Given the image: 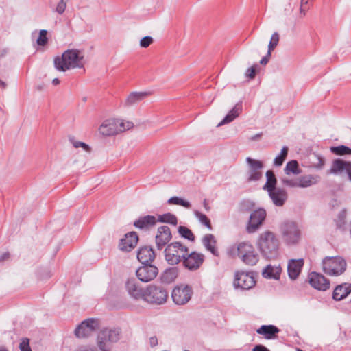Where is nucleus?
Returning <instances> with one entry per match:
<instances>
[{"label":"nucleus","instance_id":"f257e3e1","mask_svg":"<svg viewBox=\"0 0 351 351\" xmlns=\"http://www.w3.org/2000/svg\"><path fill=\"white\" fill-rule=\"evenodd\" d=\"M284 173L285 176L281 177L280 180L282 186L287 188H308L317 184L320 180L319 176L313 174L290 178L291 174L298 176L302 173L299 163L295 160H290L286 164Z\"/></svg>","mask_w":351,"mask_h":351},{"label":"nucleus","instance_id":"f03ea898","mask_svg":"<svg viewBox=\"0 0 351 351\" xmlns=\"http://www.w3.org/2000/svg\"><path fill=\"white\" fill-rule=\"evenodd\" d=\"M84 54L77 49H68L61 56H58L53 59L55 69L58 71L65 72L68 70L83 67Z\"/></svg>","mask_w":351,"mask_h":351},{"label":"nucleus","instance_id":"7ed1b4c3","mask_svg":"<svg viewBox=\"0 0 351 351\" xmlns=\"http://www.w3.org/2000/svg\"><path fill=\"white\" fill-rule=\"evenodd\" d=\"M258 246L262 255L267 259L275 258L278 256L279 242L275 234L270 231L261 234Z\"/></svg>","mask_w":351,"mask_h":351},{"label":"nucleus","instance_id":"20e7f679","mask_svg":"<svg viewBox=\"0 0 351 351\" xmlns=\"http://www.w3.org/2000/svg\"><path fill=\"white\" fill-rule=\"evenodd\" d=\"M134 126L131 121L123 119H110L103 121L99 128V133L103 136H112L125 132Z\"/></svg>","mask_w":351,"mask_h":351},{"label":"nucleus","instance_id":"39448f33","mask_svg":"<svg viewBox=\"0 0 351 351\" xmlns=\"http://www.w3.org/2000/svg\"><path fill=\"white\" fill-rule=\"evenodd\" d=\"M120 337L119 328H104L97 334L96 343L101 351H110L112 344L117 342Z\"/></svg>","mask_w":351,"mask_h":351},{"label":"nucleus","instance_id":"423d86ee","mask_svg":"<svg viewBox=\"0 0 351 351\" xmlns=\"http://www.w3.org/2000/svg\"><path fill=\"white\" fill-rule=\"evenodd\" d=\"M188 247L180 242L168 244L164 250L165 258L170 265H176L183 262L184 256L187 255Z\"/></svg>","mask_w":351,"mask_h":351},{"label":"nucleus","instance_id":"0eeeda50","mask_svg":"<svg viewBox=\"0 0 351 351\" xmlns=\"http://www.w3.org/2000/svg\"><path fill=\"white\" fill-rule=\"evenodd\" d=\"M323 271L330 276H339L343 274L347 267L344 258L341 256H326L322 262Z\"/></svg>","mask_w":351,"mask_h":351},{"label":"nucleus","instance_id":"6e6552de","mask_svg":"<svg viewBox=\"0 0 351 351\" xmlns=\"http://www.w3.org/2000/svg\"><path fill=\"white\" fill-rule=\"evenodd\" d=\"M168 297L167 290L160 285H150L145 289L143 300L149 303L162 304Z\"/></svg>","mask_w":351,"mask_h":351},{"label":"nucleus","instance_id":"1a4fd4ad","mask_svg":"<svg viewBox=\"0 0 351 351\" xmlns=\"http://www.w3.org/2000/svg\"><path fill=\"white\" fill-rule=\"evenodd\" d=\"M282 237L288 245L298 243L301 238V232L298 225L293 221H285L281 226Z\"/></svg>","mask_w":351,"mask_h":351},{"label":"nucleus","instance_id":"9d476101","mask_svg":"<svg viewBox=\"0 0 351 351\" xmlns=\"http://www.w3.org/2000/svg\"><path fill=\"white\" fill-rule=\"evenodd\" d=\"M238 256L242 261L248 265H255L258 260L259 256L252 245L249 243L243 242L237 247Z\"/></svg>","mask_w":351,"mask_h":351},{"label":"nucleus","instance_id":"9b49d317","mask_svg":"<svg viewBox=\"0 0 351 351\" xmlns=\"http://www.w3.org/2000/svg\"><path fill=\"white\" fill-rule=\"evenodd\" d=\"M256 285L253 273L238 271L234 273L233 286L236 289L249 290Z\"/></svg>","mask_w":351,"mask_h":351},{"label":"nucleus","instance_id":"f8f14e48","mask_svg":"<svg viewBox=\"0 0 351 351\" xmlns=\"http://www.w3.org/2000/svg\"><path fill=\"white\" fill-rule=\"evenodd\" d=\"M99 328V320L97 318H88L82 322L75 330L78 338H86L91 335Z\"/></svg>","mask_w":351,"mask_h":351},{"label":"nucleus","instance_id":"ddd939ff","mask_svg":"<svg viewBox=\"0 0 351 351\" xmlns=\"http://www.w3.org/2000/svg\"><path fill=\"white\" fill-rule=\"evenodd\" d=\"M246 162L247 165V181L248 182H257L263 177L262 169L263 168V162L254 159L251 157H247Z\"/></svg>","mask_w":351,"mask_h":351},{"label":"nucleus","instance_id":"4468645a","mask_svg":"<svg viewBox=\"0 0 351 351\" xmlns=\"http://www.w3.org/2000/svg\"><path fill=\"white\" fill-rule=\"evenodd\" d=\"M192 288L189 285H180L176 286L172 291L171 298L177 305H184L191 298Z\"/></svg>","mask_w":351,"mask_h":351},{"label":"nucleus","instance_id":"2eb2a0df","mask_svg":"<svg viewBox=\"0 0 351 351\" xmlns=\"http://www.w3.org/2000/svg\"><path fill=\"white\" fill-rule=\"evenodd\" d=\"M183 260L184 266L190 271L197 270L204 261V255L202 253L197 252H192L189 253L187 251V255L184 256Z\"/></svg>","mask_w":351,"mask_h":351},{"label":"nucleus","instance_id":"dca6fc26","mask_svg":"<svg viewBox=\"0 0 351 351\" xmlns=\"http://www.w3.org/2000/svg\"><path fill=\"white\" fill-rule=\"evenodd\" d=\"M266 217V211L263 208L254 210L250 216L249 222L247 226L248 233L255 232Z\"/></svg>","mask_w":351,"mask_h":351},{"label":"nucleus","instance_id":"f3484780","mask_svg":"<svg viewBox=\"0 0 351 351\" xmlns=\"http://www.w3.org/2000/svg\"><path fill=\"white\" fill-rule=\"evenodd\" d=\"M328 173L333 175H343L345 173L351 181V162L345 161L340 158L335 159L333 160Z\"/></svg>","mask_w":351,"mask_h":351},{"label":"nucleus","instance_id":"a211bd4d","mask_svg":"<svg viewBox=\"0 0 351 351\" xmlns=\"http://www.w3.org/2000/svg\"><path fill=\"white\" fill-rule=\"evenodd\" d=\"M144 265L140 267L136 271V274L138 279L143 282H148L154 280L158 273V268L154 265L143 264Z\"/></svg>","mask_w":351,"mask_h":351},{"label":"nucleus","instance_id":"6ab92c4d","mask_svg":"<svg viewBox=\"0 0 351 351\" xmlns=\"http://www.w3.org/2000/svg\"><path fill=\"white\" fill-rule=\"evenodd\" d=\"M172 239L170 228L167 226H160L155 237V243L157 250H162Z\"/></svg>","mask_w":351,"mask_h":351},{"label":"nucleus","instance_id":"aec40b11","mask_svg":"<svg viewBox=\"0 0 351 351\" xmlns=\"http://www.w3.org/2000/svg\"><path fill=\"white\" fill-rule=\"evenodd\" d=\"M310 285L319 291H326L330 287V281L322 274L317 272H311L308 274Z\"/></svg>","mask_w":351,"mask_h":351},{"label":"nucleus","instance_id":"412c9836","mask_svg":"<svg viewBox=\"0 0 351 351\" xmlns=\"http://www.w3.org/2000/svg\"><path fill=\"white\" fill-rule=\"evenodd\" d=\"M138 241V237L135 232H130L120 240L119 247L121 251L130 252L133 250Z\"/></svg>","mask_w":351,"mask_h":351},{"label":"nucleus","instance_id":"4be33fe9","mask_svg":"<svg viewBox=\"0 0 351 351\" xmlns=\"http://www.w3.org/2000/svg\"><path fill=\"white\" fill-rule=\"evenodd\" d=\"M125 288L128 294L134 299L144 298L145 289L141 288L137 280L134 278H129L125 282Z\"/></svg>","mask_w":351,"mask_h":351},{"label":"nucleus","instance_id":"5701e85b","mask_svg":"<svg viewBox=\"0 0 351 351\" xmlns=\"http://www.w3.org/2000/svg\"><path fill=\"white\" fill-rule=\"evenodd\" d=\"M268 195L273 204L276 206H283L288 197L285 189L279 187L268 192Z\"/></svg>","mask_w":351,"mask_h":351},{"label":"nucleus","instance_id":"b1692460","mask_svg":"<svg viewBox=\"0 0 351 351\" xmlns=\"http://www.w3.org/2000/svg\"><path fill=\"white\" fill-rule=\"evenodd\" d=\"M304 265L302 258L291 259L289 261L287 265L288 276L291 280H295L300 274Z\"/></svg>","mask_w":351,"mask_h":351},{"label":"nucleus","instance_id":"393cba45","mask_svg":"<svg viewBox=\"0 0 351 351\" xmlns=\"http://www.w3.org/2000/svg\"><path fill=\"white\" fill-rule=\"evenodd\" d=\"M202 243L207 251L210 252L215 256H219V253L216 246L217 241L213 234H205L202 239Z\"/></svg>","mask_w":351,"mask_h":351},{"label":"nucleus","instance_id":"a878e982","mask_svg":"<svg viewBox=\"0 0 351 351\" xmlns=\"http://www.w3.org/2000/svg\"><path fill=\"white\" fill-rule=\"evenodd\" d=\"M156 223V218L153 215H145L139 217L134 222V226L141 230L148 229Z\"/></svg>","mask_w":351,"mask_h":351},{"label":"nucleus","instance_id":"bb28decb","mask_svg":"<svg viewBox=\"0 0 351 351\" xmlns=\"http://www.w3.org/2000/svg\"><path fill=\"white\" fill-rule=\"evenodd\" d=\"M154 258L155 253L151 247H141L137 253V258L142 264H149Z\"/></svg>","mask_w":351,"mask_h":351},{"label":"nucleus","instance_id":"cd10ccee","mask_svg":"<svg viewBox=\"0 0 351 351\" xmlns=\"http://www.w3.org/2000/svg\"><path fill=\"white\" fill-rule=\"evenodd\" d=\"M351 293V284L343 283L337 286L333 291L332 298L336 301H340Z\"/></svg>","mask_w":351,"mask_h":351},{"label":"nucleus","instance_id":"c85d7f7f","mask_svg":"<svg viewBox=\"0 0 351 351\" xmlns=\"http://www.w3.org/2000/svg\"><path fill=\"white\" fill-rule=\"evenodd\" d=\"M281 271L282 269L279 265H272L269 264L263 270L262 275L265 278L277 280L280 278Z\"/></svg>","mask_w":351,"mask_h":351},{"label":"nucleus","instance_id":"c756f323","mask_svg":"<svg viewBox=\"0 0 351 351\" xmlns=\"http://www.w3.org/2000/svg\"><path fill=\"white\" fill-rule=\"evenodd\" d=\"M280 330L274 325H263L257 329L256 332L263 335L265 339H271L276 337Z\"/></svg>","mask_w":351,"mask_h":351},{"label":"nucleus","instance_id":"7c9ffc66","mask_svg":"<svg viewBox=\"0 0 351 351\" xmlns=\"http://www.w3.org/2000/svg\"><path fill=\"white\" fill-rule=\"evenodd\" d=\"M147 95V92H132L126 98L125 105L128 106L135 105L143 100Z\"/></svg>","mask_w":351,"mask_h":351},{"label":"nucleus","instance_id":"2f4dec72","mask_svg":"<svg viewBox=\"0 0 351 351\" xmlns=\"http://www.w3.org/2000/svg\"><path fill=\"white\" fill-rule=\"evenodd\" d=\"M267 178L266 183L263 189L267 193L271 191L273 189H276L277 179L273 171L268 170L265 173Z\"/></svg>","mask_w":351,"mask_h":351},{"label":"nucleus","instance_id":"473e14b6","mask_svg":"<svg viewBox=\"0 0 351 351\" xmlns=\"http://www.w3.org/2000/svg\"><path fill=\"white\" fill-rule=\"evenodd\" d=\"M157 221L176 226L178 223V219L175 215L171 213H167L158 215V218L156 219V222Z\"/></svg>","mask_w":351,"mask_h":351},{"label":"nucleus","instance_id":"72a5a7b5","mask_svg":"<svg viewBox=\"0 0 351 351\" xmlns=\"http://www.w3.org/2000/svg\"><path fill=\"white\" fill-rule=\"evenodd\" d=\"M288 151L289 148L287 146H284L280 154L275 157L274 160V165L276 167L281 166L288 155Z\"/></svg>","mask_w":351,"mask_h":351},{"label":"nucleus","instance_id":"f704fd0d","mask_svg":"<svg viewBox=\"0 0 351 351\" xmlns=\"http://www.w3.org/2000/svg\"><path fill=\"white\" fill-rule=\"evenodd\" d=\"M167 203L169 204H175V205L182 206L186 208H190L191 206V204L189 201L185 200V199H184L180 197H178V196H174V197L169 198L167 200Z\"/></svg>","mask_w":351,"mask_h":351},{"label":"nucleus","instance_id":"c9c22d12","mask_svg":"<svg viewBox=\"0 0 351 351\" xmlns=\"http://www.w3.org/2000/svg\"><path fill=\"white\" fill-rule=\"evenodd\" d=\"M330 150L336 155L343 156L351 154V148L345 145L331 147Z\"/></svg>","mask_w":351,"mask_h":351},{"label":"nucleus","instance_id":"e433bc0d","mask_svg":"<svg viewBox=\"0 0 351 351\" xmlns=\"http://www.w3.org/2000/svg\"><path fill=\"white\" fill-rule=\"evenodd\" d=\"M194 215L195 217L198 219V221L205 226H206L209 230H212V226L210 224V219L207 217V216L197 210L194 211Z\"/></svg>","mask_w":351,"mask_h":351},{"label":"nucleus","instance_id":"4c0bfd02","mask_svg":"<svg viewBox=\"0 0 351 351\" xmlns=\"http://www.w3.org/2000/svg\"><path fill=\"white\" fill-rule=\"evenodd\" d=\"M178 233L182 237L186 239L189 241H193L195 240V236L193 234L192 231L185 226H180L178 228Z\"/></svg>","mask_w":351,"mask_h":351},{"label":"nucleus","instance_id":"58836bf2","mask_svg":"<svg viewBox=\"0 0 351 351\" xmlns=\"http://www.w3.org/2000/svg\"><path fill=\"white\" fill-rule=\"evenodd\" d=\"M313 157L315 159V161L311 162V167L317 170H321L324 167L325 163L324 158L318 154H313Z\"/></svg>","mask_w":351,"mask_h":351},{"label":"nucleus","instance_id":"ea45409f","mask_svg":"<svg viewBox=\"0 0 351 351\" xmlns=\"http://www.w3.org/2000/svg\"><path fill=\"white\" fill-rule=\"evenodd\" d=\"M346 213L345 210H341L337 215L335 220L337 227L339 229L344 230L346 224Z\"/></svg>","mask_w":351,"mask_h":351},{"label":"nucleus","instance_id":"a19ab883","mask_svg":"<svg viewBox=\"0 0 351 351\" xmlns=\"http://www.w3.org/2000/svg\"><path fill=\"white\" fill-rule=\"evenodd\" d=\"M279 42V34L274 32L271 37V40L268 45V56H271V51L278 45Z\"/></svg>","mask_w":351,"mask_h":351},{"label":"nucleus","instance_id":"79ce46f5","mask_svg":"<svg viewBox=\"0 0 351 351\" xmlns=\"http://www.w3.org/2000/svg\"><path fill=\"white\" fill-rule=\"evenodd\" d=\"M176 277V269L174 268H170L166 269L163 274L162 278L167 282H171Z\"/></svg>","mask_w":351,"mask_h":351},{"label":"nucleus","instance_id":"37998d69","mask_svg":"<svg viewBox=\"0 0 351 351\" xmlns=\"http://www.w3.org/2000/svg\"><path fill=\"white\" fill-rule=\"evenodd\" d=\"M47 31L45 29H41L39 32L38 38L36 40V43L38 46H45L48 42V38L47 36Z\"/></svg>","mask_w":351,"mask_h":351},{"label":"nucleus","instance_id":"c03bdc74","mask_svg":"<svg viewBox=\"0 0 351 351\" xmlns=\"http://www.w3.org/2000/svg\"><path fill=\"white\" fill-rule=\"evenodd\" d=\"M68 1L69 0H60L58 3L54 11L57 12L58 14H62L66 10Z\"/></svg>","mask_w":351,"mask_h":351},{"label":"nucleus","instance_id":"a18cd8bd","mask_svg":"<svg viewBox=\"0 0 351 351\" xmlns=\"http://www.w3.org/2000/svg\"><path fill=\"white\" fill-rule=\"evenodd\" d=\"M242 112V104L241 102L237 103L233 108L229 111V112L234 117L235 119L239 117V115Z\"/></svg>","mask_w":351,"mask_h":351},{"label":"nucleus","instance_id":"49530a36","mask_svg":"<svg viewBox=\"0 0 351 351\" xmlns=\"http://www.w3.org/2000/svg\"><path fill=\"white\" fill-rule=\"evenodd\" d=\"M21 351H32L29 346V340L27 338H23L19 344Z\"/></svg>","mask_w":351,"mask_h":351},{"label":"nucleus","instance_id":"de8ad7c7","mask_svg":"<svg viewBox=\"0 0 351 351\" xmlns=\"http://www.w3.org/2000/svg\"><path fill=\"white\" fill-rule=\"evenodd\" d=\"M71 142L72 143L74 147H75V148L82 147L85 151L90 152V147L88 146V145H87L83 142H81V141H75L73 139H71Z\"/></svg>","mask_w":351,"mask_h":351},{"label":"nucleus","instance_id":"09e8293b","mask_svg":"<svg viewBox=\"0 0 351 351\" xmlns=\"http://www.w3.org/2000/svg\"><path fill=\"white\" fill-rule=\"evenodd\" d=\"M152 42H153L152 37H151L149 36H147L143 37L142 39H141L140 46L141 47L146 48V47H149L152 43Z\"/></svg>","mask_w":351,"mask_h":351},{"label":"nucleus","instance_id":"8fccbe9b","mask_svg":"<svg viewBox=\"0 0 351 351\" xmlns=\"http://www.w3.org/2000/svg\"><path fill=\"white\" fill-rule=\"evenodd\" d=\"M235 118L232 117V115L228 112L226 116L223 118V119L218 124V126H221L225 124H228L232 121H234Z\"/></svg>","mask_w":351,"mask_h":351},{"label":"nucleus","instance_id":"3c124183","mask_svg":"<svg viewBox=\"0 0 351 351\" xmlns=\"http://www.w3.org/2000/svg\"><path fill=\"white\" fill-rule=\"evenodd\" d=\"M246 77L253 79L254 78L256 75V68L255 66H252L251 68H249L245 73Z\"/></svg>","mask_w":351,"mask_h":351},{"label":"nucleus","instance_id":"603ef678","mask_svg":"<svg viewBox=\"0 0 351 351\" xmlns=\"http://www.w3.org/2000/svg\"><path fill=\"white\" fill-rule=\"evenodd\" d=\"M75 351H97V350L93 347L84 346L79 347Z\"/></svg>","mask_w":351,"mask_h":351},{"label":"nucleus","instance_id":"864d4df0","mask_svg":"<svg viewBox=\"0 0 351 351\" xmlns=\"http://www.w3.org/2000/svg\"><path fill=\"white\" fill-rule=\"evenodd\" d=\"M252 351H270L269 349H267L265 346L261 344L256 345Z\"/></svg>","mask_w":351,"mask_h":351},{"label":"nucleus","instance_id":"5fc2aeb1","mask_svg":"<svg viewBox=\"0 0 351 351\" xmlns=\"http://www.w3.org/2000/svg\"><path fill=\"white\" fill-rule=\"evenodd\" d=\"M149 345L154 347L158 344V339L156 336L151 337L149 339Z\"/></svg>","mask_w":351,"mask_h":351},{"label":"nucleus","instance_id":"6e6d98bb","mask_svg":"<svg viewBox=\"0 0 351 351\" xmlns=\"http://www.w3.org/2000/svg\"><path fill=\"white\" fill-rule=\"evenodd\" d=\"M306 9H307V8L304 7V0H301L300 12V14L302 15V16H305Z\"/></svg>","mask_w":351,"mask_h":351},{"label":"nucleus","instance_id":"4d7b16f0","mask_svg":"<svg viewBox=\"0 0 351 351\" xmlns=\"http://www.w3.org/2000/svg\"><path fill=\"white\" fill-rule=\"evenodd\" d=\"M270 56H268V52H267V55L265 56H264L263 58H262V59L261 60L260 64H261L263 65L267 64V62H269V59Z\"/></svg>","mask_w":351,"mask_h":351},{"label":"nucleus","instance_id":"13d9d810","mask_svg":"<svg viewBox=\"0 0 351 351\" xmlns=\"http://www.w3.org/2000/svg\"><path fill=\"white\" fill-rule=\"evenodd\" d=\"M261 136H262V133H258V134L251 136L250 138V139L251 141H257V140L260 139Z\"/></svg>","mask_w":351,"mask_h":351},{"label":"nucleus","instance_id":"bf43d9fd","mask_svg":"<svg viewBox=\"0 0 351 351\" xmlns=\"http://www.w3.org/2000/svg\"><path fill=\"white\" fill-rule=\"evenodd\" d=\"M203 204H204V207L205 210H206V211H209L210 208V206H209V205H208V202H207V200H206V199H204V202H203Z\"/></svg>","mask_w":351,"mask_h":351},{"label":"nucleus","instance_id":"052dcab7","mask_svg":"<svg viewBox=\"0 0 351 351\" xmlns=\"http://www.w3.org/2000/svg\"><path fill=\"white\" fill-rule=\"evenodd\" d=\"M9 257L8 253H4L0 256V261H3L4 260L7 259Z\"/></svg>","mask_w":351,"mask_h":351},{"label":"nucleus","instance_id":"680f3d73","mask_svg":"<svg viewBox=\"0 0 351 351\" xmlns=\"http://www.w3.org/2000/svg\"><path fill=\"white\" fill-rule=\"evenodd\" d=\"M52 84L54 85V86H56L58 84H60V80L58 79V78H54L53 80H52Z\"/></svg>","mask_w":351,"mask_h":351},{"label":"nucleus","instance_id":"e2e57ef3","mask_svg":"<svg viewBox=\"0 0 351 351\" xmlns=\"http://www.w3.org/2000/svg\"><path fill=\"white\" fill-rule=\"evenodd\" d=\"M0 87L1 88H5V87H6L5 82H3L1 80H0Z\"/></svg>","mask_w":351,"mask_h":351},{"label":"nucleus","instance_id":"0e129e2a","mask_svg":"<svg viewBox=\"0 0 351 351\" xmlns=\"http://www.w3.org/2000/svg\"><path fill=\"white\" fill-rule=\"evenodd\" d=\"M308 0H304V7L306 8Z\"/></svg>","mask_w":351,"mask_h":351},{"label":"nucleus","instance_id":"69168bd1","mask_svg":"<svg viewBox=\"0 0 351 351\" xmlns=\"http://www.w3.org/2000/svg\"><path fill=\"white\" fill-rule=\"evenodd\" d=\"M0 351H8V350H6V348H4V347H1V348H0Z\"/></svg>","mask_w":351,"mask_h":351},{"label":"nucleus","instance_id":"338daca9","mask_svg":"<svg viewBox=\"0 0 351 351\" xmlns=\"http://www.w3.org/2000/svg\"><path fill=\"white\" fill-rule=\"evenodd\" d=\"M296 351H303V350L300 348H297Z\"/></svg>","mask_w":351,"mask_h":351},{"label":"nucleus","instance_id":"774afa93","mask_svg":"<svg viewBox=\"0 0 351 351\" xmlns=\"http://www.w3.org/2000/svg\"><path fill=\"white\" fill-rule=\"evenodd\" d=\"M184 351H189V350H184Z\"/></svg>","mask_w":351,"mask_h":351}]
</instances>
